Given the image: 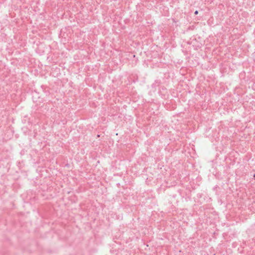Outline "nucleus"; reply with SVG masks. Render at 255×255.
Returning <instances> with one entry per match:
<instances>
[{
	"label": "nucleus",
	"mask_w": 255,
	"mask_h": 255,
	"mask_svg": "<svg viewBox=\"0 0 255 255\" xmlns=\"http://www.w3.org/2000/svg\"><path fill=\"white\" fill-rule=\"evenodd\" d=\"M198 13V10H196V11L194 12V14H195V15H197Z\"/></svg>",
	"instance_id": "nucleus-1"
},
{
	"label": "nucleus",
	"mask_w": 255,
	"mask_h": 255,
	"mask_svg": "<svg viewBox=\"0 0 255 255\" xmlns=\"http://www.w3.org/2000/svg\"><path fill=\"white\" fill-rule=\"evenodd\" d=\"M254 176V178H255V174H254V176Z\"/></svg>",
	"instance_id": "nucleus-2"
}]
</instances>
